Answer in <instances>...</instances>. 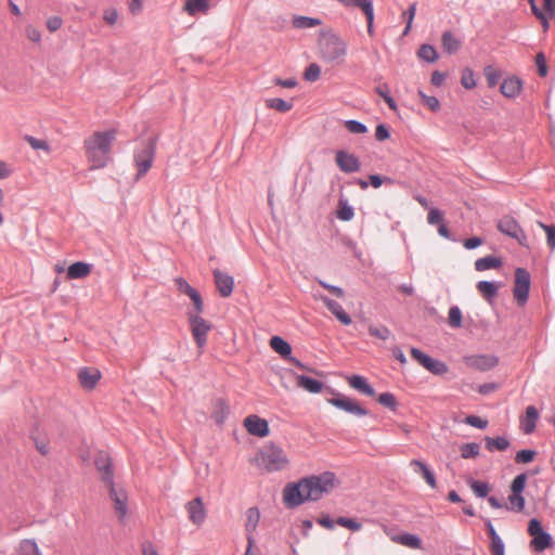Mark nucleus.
<instances>
[{"label": "nucleus", "instance_id": "774afa93", "mask_svg": "<svg viewBox=\"0 0 555 555\" xmlns=\"http://www.w3.org/2000/svg\"><path fill=\"white\" fill-rule=\"evenodd\" d=\"M427 221L429 224L439 225L440 223L443 222V214L438 208H433L429 210L427 215Z\"/></svg>", "mask_w": 555, "mask_h": 555}, {"label": "nucleus", "instance_id": "7ed1b4c3", "mask_svg": "<svg viewBox=\"0 0 555 555\" xmlns=\"http://www.w3.org/2000/svg\"><path fill=\"white\" fill-rule=\"evenodd\" d=\"M319 52L323 61L327 63L338 62L347 54V43L333 31H321Z\"/></svg>", "mask_w": 555, "mask_h": 555}, {"label": "nucleus", "instance_id": "6e6d98bb", "mask_svg": "<svg viewBox=\"0 0 555 555\" xmlns=\"http://www.w3.org/2000/svg\"><path fill=\"white\" fill-rule=\"evenodd\" d=\"M336 524L350 529L351 531H359L362 528V524L358 521L356 518H348V517H338L336 519Z\"/></svg>", "mask_w": 555, "mask_h": 555}, {"label": "nucleus", "instance_id": "dca6fc26", "mask_svg": "<svg viewBox=\"0 0 555 555\" xmlns=\"http://www.w3.org/2000/svg\"><path fill=\"white\" fill-rule=\"evenodd\" d=\"M465 363L469 367L485 372L495 367L499 363V358L493 354L469 356L465 358Z\"/></svg>", "mask_w": 555, "mask_h": 555}, {"label": "nucleus", "instance_id": "0eeeda50", "mask_svg": "<svg viewBox=\"0 0 555 555\" xmlns=\"http://www.w3.org/2000/svg\"><path fill=\"white\" fill-rule=\"evenodd\" d=\"M192 337L198 349H204L207 344L208 333L212 328V324L198 314H186Z\"/></svg>", "mask_w": 555, "mask_h": 555}, {"label": "nucleus", "instance_id": "5fc2aeb1", "mask_svg": "<svg viewBox=\"0 0 555 555\" xmlns=\"http://www.w3.org/2000/svg\"><path fill=\"white\" fill-rule=\"evenodd\" d=\"M189 297H190V299L193 302L194 310L193 311H189L186 314H198V315H201L204 312V301H203V298H202L201 294L197 291H195Z\"/></svg>", "mask_w": 555, "mask_h": 555}, {"label": "nucleus", "instance_id": "7c9ffc66", "mask_svg": "<svg viewBox=\"0 0 555 555\" xmlns=\"http://www.w3.org/2000/svg\"><path fill=\"white\" fill-rule=\"evenodd\" d=\"M346 9H360L364 15L374 11L373 0H337Z\"/></svg>", "mask_w": 555, "mask_h": 555}, {"label": "nucleus", "instance_id": "2f4dec72", "mask_svg": "<svg viewBox=\"0 0 555 555\" xmlns=\"http://www.w3.org/2000/svg\"><path fill=\"white\" fill-rule=\"evenodd\" d=\"M271 348L285 360L292 354V346L280 336H272L270 339Z\"/></svg>", "mask_w": 555, "mask_h": 555}, {"label": "nucleus", "instance_id": "c756f323", "mask_svg": "<svg viewBox=\"0 0 555 555\" xmlns=\"http://www.w3.org/2000/svg\"><path fill=\"white\" fill-rule=\"evenodd\" d=\"M230 413L227 401L222 398H218L214 401V413L212 418L218 425H222Z\"/></svg>", "mask_w": 555, "mask_h": 555}, {"label": "nucleus", "instance_id": "39448f33", "mask_svg": "<svg viewBox=\"0 0 555 555\" xmlns=\"http://www.w3.org/2000/svg\"><path fill=\"white\" fill-rule=\"evenodd\" d=\"M156 152V140L143 141L133 152V163L137 168L135 180H140L152 168Z\"/></svg>", "mask_w": 555, "mask_h": 555}, {"label": "nucleus", "instance_id": "3c124183", "mask_svg": "<svg viewBox=\"0 0 555 555\" xmlns=\"http://www.w3.org/2000/svg\"><path fill=\"white\" fill-rule=\"evenodd\" d=\"M448 323L452 328H459L462 326V312L457 306H452L449 309Z\"/></svg>", "mask_w": 555, "mask_h": 555}, {"label": "nucleus", "instance_id": "ddd939ff", "mask_svg": "<svg viewBox=\"0 0 555 555\" xmlns=\"http://www.w3.org/2000/svg\"><path fill=\"white\" fill-rule=\"evenodd\" d=\"M335 162L338 168L346 173L357 172L361 168L359 158L354 154L348 153L345 150L336 152Z\"/></svg>", "mask_w": 555, "mask_h": 555}, {"label": "nucleus", "instance_id": "a878e982", "mask_svg": "<svg viewBox=\"0 0 555 555\" xmlns=\"http://www.w3.org/2000/svg\"><path fill=\"white\" fill-rule=\"evenodd\" d=\"M539 420V412L534 405H529L526 409L525 418L521 421V429L525 434H532Z\"/></svg>", "mask_w": 555, "mask_h": 555}, {"label": "nucleus", "instance_id": "e433bc0d", "mask_svg": "<svg viewBox=\"0 0 555 555\" xmlns=\"http://www.w3.org/2000/svg\"><path fill=\"white\" fill-rule=\"evenodd\" d=\"M16 552L17 555H42L36 540L34 539L22 540Z\"/></svg>", "mask_w": 555, "mask_h": 555}, {"label": "nucleus", "instance_id": "37998d69", "mask_svg": "<svg viewBox=\"0 0 555 555\" xmlns=\"http://www.w3.org/2000/svg\"><path fill=\"white\" fill-rule=\"evenodd\" d=\"M377 402L383 406L389 409L392 412H396L399 405V402L396 396L391 392H383L377 397Z\"/></svg>", "mask_w": 555, "mask_h": 555}, {"label": "nucleus", "instance_id": "412c9836", "mask_svg": "<svg viewBox=\"0 0 555 555\" xmlns=\"http://www.w3.org/2000/svg\"><path fill=\"white\" fill-rule=\"evenodd\" d=\"M78 378L85 389L91 390L101 378V373L98 369L83 367L79 371Z\"/></svg>", "mask_w": 555, "mask_h": 555}, {"label": "nucleus", "instance_id": "9b49d317", "mask_svg": "<svg viewBox=\"0 0 555 555\" xmlns=\"http://www.w3.org/2000/svg\"><path fill=\"white\" fill-rule=\"evenodd\" d=\"M327 402L337 409H340L347 413H350L359 417L369 414V411L365 408L361 406L354 399H351L340 393L337 397L330 398Z\"/></svg>", "mask_w": 555, "mask_h": 555}, {"label": "nucleus", "instance_id": "4468645a", "mask_svg": "<svg viewBox=\"0 0 555 555\" xmlns=\"http://www.w3.org/2000/svg\"><path fill=\"white\" fill-rule=\"evenodd\" d=\"M244 426L250 435L259 438H264L270 433L268 422L256 414L248 415L244 420Z\"/></svg>", "mask_w": 555, "mask_h": 555}, {"label": "nucleus", "instance_id": "cd10ccee", "mask_svg": "<svg viewBox=\"0 0 555 555\" xmlns=\"http://www.w3.org/2000/svg\"><path fill=\"white\" fill-rule=\"evenodd\" d=\"M296 380L298 387L307 390L310 393H319L324 387L322 382L306 375H296Z\"/></svg>", "mask_w": 555, "mask_h": 555}, {"label": "nucleus", "instance_id": "4c0bfd02", "mask_svg": "<svg viewBox=\"0 0 555 555\" xmlns=\"http://www.w3.org/2000/svg\"><path fill=\"white\" fill-rule=\"evenodd\" d=\"M322 24L320 18L304 16V15H294L293 17V26L297 29H306L319 26Z\"/></svg>", "mask_w": 555, "mask_h": 555}, {"label": "nucleus", "instance_id": "49530a36", "mask_svg": "<svg viewBox=\"0 0 555 555\" xmlns=\"http://www.w3.org/2000/svg\"><path fill=\"white\" fill-rule=\"evenodd\" d=\"M354 210L353 207L348 205L347 201H339V207L337 210V218L343 221H349L353 218Z\"/></svg>", "mask_w": 555, "mask_h": 555}, {"label": "nucleus", "instance_id": "f704fd0d", "mask_svg": "<svg viewBox=\"0 0 555 555\" xmlns=\"http://www.w3.org/2000/svg\"><path fill=\"white\" fill-rule=\"evenodd\" d=\"M486 449L489 452L494 451H505L509 447V441L506 437L498 436V437H486Z\"/></svg>", "mask_w": 555, "mask_h": 555}, {"label": "nucleus", "instance_id": "f257e3e1", "mask_svg": "<svg viewBox=\"0 0 555 555\" xmlns=\"http://www.w3.org/2000/svg\"><path fill=\"white\" fill-rule=\"evenodd\" d=\"M339 485L336 475L324 472L301 478L297 482H289L283 489V500L287 507L294 508L306 501H318L332 492Z\"/></svg>", "mask_w": 555, "mask_h": 555}, {"label": "nucleus", "instance_id": "58836bf2", "mask_svg": "<svg viewBox=\"0 0 555 555\" xmlns=\"http://www.w3.org/2000/svg\"><path fill=\"white\" fill-rule=\"evenodd\" d=\"M417 56L427 63H435L438 60L436 48L428 43H424L420 47Z\"/></svg>", "mask_w": 555, "mask_h": 555}, {"label": "nucleus", "instance_id": "393cba45", "mask_svg": "<svg viewBox=\"0 0 555 555\" xmlns=\"http://www.w3.org/2000/svg\"><path fill=\"white\" fill-rule=\"evenodd\" d=\"M442 49L448 54L456 53L462 46V42L451 30H444L441 36Z\"/></svg>", "mask_w": 555, "mask_h": 555}, {"label": "nucleus", "instance_id": "13d9d810", "mask_svg": "<svg viewBox=\"0 0 555 555\" xmlns=\"http://www.w3.org/2000/svg\"><path fill=\"white\" fill-rule=\"evenodd\" d=\"M538 224L545 231L546 233V243L547 246L554 250L555 249V224H544L543 222H538Z\"/></svg>", "mask_w": 555, "mask_h": 555}, {"label": "nucleus", "instance_id": "2eb2a0df", "mask_svg": "<svg viewBox=\"0 0 555 555\" xmlns=\"http://www.w3.org/2000/svg\"><path fill=\"white\" fill-rule=\"evenodd\" d=\"M109 491V498L114 502V508L119 515V519H124L127 515V493L124 489H117L114 481L105 485Z\"/></svg>", "mask_w": 555, "mask_h": 555}, {"label": "nucleus", "instance_id": "bf43d9fd", "mask_svg": "<svg viewBox=\"0 0 555 555\" xmlns=\"http://www.w3.org/2000/svg\"><path fill=\"white\" fill-rule=\"evenodd\" d=\"M418 95L421 96L423 103L433 112H436L440 108L439 100L436 96L427 95L422 90L418 91Z\"/></svg>", "mask_w": 555, "mask_h": 555}, {"label": "nucleus", "instance_id": "603ef678", "mask_svg": "<svg viewBox=\"0 0 555 555\" xmlns=\"http://www.w3.org/2000/svg\"><path fill=\"white\" fill-rule=\"evenodd\" d=\"M528 2L530 4V9L533 15L541 22L544 30H547L550 27V23L543 10L538 7L535 0H528Z\"/></svg>", "mask_w": 555, "mask_h": 555}, {"label": "nucleus", "instance_id": "de8ad7c7", "mask_svg": "<svg viewBox=\"0 0 555 555\" xmlns=\"http://www.w3.org/2000/svg\"><path fill=\"white\" fill-rule=\"evenodd\" d=\"M485 77L488 86L490 88H493L498 85L501 78V72L493 67L492 65H488L485 67Z\"/></svg>", "mask_w": 555, "mask_h": 555}, {"label": "nucleus", "instance_id": "338daca9", "mask_svg": "<svg viewBox=\"0 0 555 555\" xmlns=\"http://www.w3.org/2000/svg\"><path fill=\"white\" fill-rule=\"evenodd\" d=\"M465 423L473 426V427H476V428H479V429H485L487 426H488V421L487 420H483L479 416H476V415H468L466 418H465Z\"/></svg>", "mask_w": 555, "mask_h": 555}, {"label": "nucleus", "instance_id": "6e6552de", "mask_svg": "<svg viewBox=\"0 0 555 555\" xmlns=\"http://www.w3.org/2000/svg\"><path fill=\"white\" fill-rule=\"evenodd\" d=\"M530 284L531 278L528 270L525 268H517L515 270L513 294L519 306H524L528 301Z\"/></svg>", "mask_w": 555, "mask_h": 555}, {"label": "nucleus", "instance_id": "69168bd1", "mask_svg": "<svg viewBox=\"0 0 555 555\" xmlns=\"http://www.w3.org/2000/svg\"><path fill=\"white\" fill-rule=\"evenodd\" d=\"M535 65H537L539 76L545 77L547 75V65H546L545 56L542 52L537 54Z\"/></svg>", "mask_w": 555, "mask_h": 555}, {"label": "nucleus", "instance_id": "9d476101", "mask_svg": "<svg viewBox=\"0 0 555 555\" xmlns=\"http://www.w3.org/2000/svg\"><path fill=\"white\" fill-rule=\"evenodd\" d=\"M410 353L414 360L434 375H443L449 370L443 361L434 359L415 347L411 348Z\"/></svg>", "mask_w": 555, "mask_h": 555}, {"label": "nucleus", "instance_id": "6ab92c4d", "mask_svg": "<svg viewBox=\"0 0 555 555\" xmlns=\"http://www.w3.org/2000/svg\"><path fill=\"white\" fill-rule=\"evenodd\" d=\"M189 514V519L195 526H201L206 518V511L203 501L199 496L189 501L185 505Z\"/></svg>", "mask_w": 555, "mask_h": 555}, {"label": "nucleus", "instance_id": "a18cd8bd", "mask_svg": "<svg viewBox=\"0 0 555 555\" xmlns=\"http://www.w3.org/2000/svg\"><path fill=\"white\" fill-rule=\"evenodd\" d=\"M463 459H474L479 454L480 446L477 442L464 443L460 448Z\"/></svg>", "mask_w": 555, "mask_h": 555}, {"label": "nucleus", "instance_id": "ea45409f", "mask_svg": "<svg viewBox=\"0 0 555 555\" xmlns=\"http://www.w3.org/2000/svg\"><path fill=\"white\" fill-rule=\"evenodd\" d=\"M266 106L270 109H275L280 113H286L293 108V103L280 98H272L266 100Z\"/></svg>", "mask_w": 555, "mask_h": 555}, {"label": "nucleus", "instance_id": "72a5a7b5", "mask_svg": "<svg viewBox=\"0 0 555 555\" xmlns=\"http://www.w3.org/2000/svg\"><path fill=\"white\" fill-rule=\"evenodd\" d=\"M260 520V512L257 507H249L246 511V522L245 530L247 532V537H254V532Z\"/></svg>", "mask_w": 555, "mask_h": 555}, {"label": "nucleus", "instance_id": "8fccbe9b", "mask_svg": "<svg viewBox=\"0 0 555 555\" xmlns=\"http://www.w3.org/2000/svg\"><path fill=\"white\" fill-rule=\"evenodd\" d=\"M321 76V67L317 63L309 64L304 72V79L309 82L317 81Z\"/></svg>", "mask_w": 555, "mask_h": 555}, {"label": "nucleus", "instance_id": "0e129e2a", "mask_svg": "<svg viewBox=\"0 0 555 555\" xmlns=\"http://www.w3.org/2000/svg\"><path fill=\"white\" fill-rule=\"evenodd\" d=\"M490 551L492 555H505V545L501 537L491 540Z\"/></svg>", "mask_w": 555, "mask_h": 555}, {"label": "nucleus", "instance_id": "052dcab7", "mask_svg": "<svg viewBox=\"0 0 555 555\" xmlns=\"http://www.w3.org/2000/svg\"><path fill=\"white\" fill-rule=\"evenodd\" d=\"M415 13H416V3L413 2L409 5V8L403 12V17L406 18V26L403 30V35H408L411 27H412V23H413V20H414V16H415Z\"/></svg>", "mask_w": 555, "mask_h": 555}, {"label": "nucleus", "instance_id": "680f3d73", "mask_svg": "<svg viewBox=\"0 0 555 555\" xmlns=\"http://www.w3.org/2000/svg\"><path fill=\"white\" fill-rule=\"evenodd\" d=\"M535 454L534 450L522 449L516 453L515 461L516 463H530L533 461Z\"/></svg>", "mask_w": 555, "mask_h": 555}, {"label": "nucleus", "instance_id": "a19ab883", "mask_svg": "<svg viewBox=\"0 0 555 555\" xmlns=\"http://www.w3.org/2000/svg\"><path fill=\"white\" fill-rule=\"evenodd\" d=\"M468 485H469L470 489L474 491V493L476 494V496L481 498V499L487 498L491 490L490 485L486 481L470 479V480H468Z\"/></svg>", "mask_w": 555, "mask_h": 555}, {"label": "nucleus", "instance_id": "473e14b6", "mask_svg": "<svg viewBox=\"0 0 555 555\" xmlns=\"http://www.w3.org/2000/svg\"><path fill=\"white\" fill-rule=\"evenodd\" d=\"M477 289L488 302H492L498 295L499 288L494 282L479 281L477 283Z\"/></svg>", "mask_w": 555, "mask_h": 555}, {"label": "nucleus", "instance_id": "5701e85b", "mask_svg": "<svg viewBox=\"0 0 555 555\" xmlns=\"http://www.w3.org/2000/svg\"><path fill=\"white\" fill-rule=\"evenodd\" d=\"M522 81L517 77H508L501 83V93L509 99L517 96L521 90Z\"/></svg>", "mask_w": 555, "mask_h": 555}, {"label": "nucleus", "instance_id": "aec40b11", "mask_svg": "<svg viewBox=\"0 0 555 555\" xmlns=\"http://www.w3.org/2000/svg\"><path fill=\"white\" fill-rule=\"evenodd\" d=\"M319 298L328 309V311H331L340 323H343L344 325L351 324L352 320L350 315L343 309L340 304L324 295H321Z\"/></svg>", "mask_w": 555, "mask_h": 555}, {"label": "nucleus", "instance_id": "f03ea898", "mask_svg": "<svg viewBox=\"0 0 555 555\" xmlns=\"http://www.w3.org/2000/svg\"><path fill=\"white\" fill-rule=\"evenodd\" d=\"M116 134V129L112 128L106 131H95L91 137L85 139L83 147L86 156L91 163L90 169H100L107 166Z\"/></svg>", "mask_w": 555, "mask_h": 555}, {"label": "nucleus", "instance_id": "79ce46f5", "mask_svg": "<svg viewBox=\"0 0 555 555\" xmlns=\"http://www.w3.org/2000/svg\"><path fill=\"white\" fill-rule=\"evenodd\" d=\"M209 8L208 0H188L185 2V11L190 15H195L199 12H205Z\"/></svg>", "mask_w": 555, "mask_h": 555}, {"label": "nucleus", "instance_id": "bb28decb", "mask_svg": "<svg viewBox=\"0 0 555 555\" xmlns=\"http://www.w3.org/2000/svg\"><path fill=\"white\" fill-rule=\"evenodd\" d=\"M30 439L33 440L37 451L41 455H48L50 452L49 439L46 435L41 434L38 426H35L30 431Z\"/></svg>", "mask_w": 555, "mask_h": 555}, {"label": "nucleus", "instance_id": "09e8293b", "mask_svg": "<svg viewBox=\"0 0 555 555\" xmlns=\"http://www.w3.org/2000/svg\"><path fill=\"white\" fill-rule=\"evenodd\" d=\"M344 125L353 134H364L369 131L367 127L359 120L348 119L344 121Z\"/></svg>", "mask_w": 555, "mask_h": 555}, {"label": "nucleus", "instance_id": "e2e57ef3", "mask_svg": "<svg viewBox=\"0 0 555 555\" xmlns=\"http://www.w3.org/2000/svg\"><path fill=\"white\" fill-rule=\"evenodd\" d=\"M175 282V285L176 287L178 288L179 292H181L182 294H185L186 296H190L191 294H193L196 289L194 287H192L188 282L186 280H184L183 278L179 276V278H176L173 280Z\"/></svg>", "mask_w": 555, "mask_h": 555}, {"label": "nucleus", "instance_id": "4be33fe9", "mask_svg": "<svg viewBox=\"0 0 555 555\" xmlns=\"http://www.w3.org/2000/svg\"><path fill=\"white\" fill-rule=\"evenodd\" d=\"M349 386L357 391L374 397L376 395L375 389L369 384L367 379L362 375H351L347 377Z\"/></svg>", "mask_w": 555, "mask_h": 555}, {"label": "nucleus", "instance_id": "b1692460", "mask_svg": "<svg viewBox=\"0 0 555 555\" xmlns=\"http://www.w3.org/2000/svg\"><path fill=\"white\" fill-rule=\"evenodd\" d=\"M92 270V264L83 261H76L68 266L66 274L70 280L87 278Z\"/></svg>", "mask_w": 555, "mask_h": 555}, {"label": "nucleus", "instance_id": "20e7f679", "mask_svg": "<svg viewBox=\"0 0 555 555\" xmlns=\"http://www.w3.org/2000/svg\"><path fill=\"white\" fill-rule=\"evenodd\" d=\"M256 461L258 466L268 473L283 470L288 465V459L283 449L272 442L261 448Z\"/></svg>", "mask_w": 555, "mask_h": 555}, {"label": "nucleus", "instance_id": "c85d7f7f", "mask_svg": "<svg viewBox=\"0 0 555 555\" xmlns=\"http://www.w3.org/2000/svg\"><path fill=\"white\" fill-rule=\"evenodd\" d=\"M410 465L414 467L415 473L424 477L430 488L435 489L437 487L435 474L429 469L426 463L420 460H412Z\"/></svg>", "mask_w": 555, "mask_h": 555}, {"label": "nucleus", "instance_id": "c03bdc74", "mask_svg": "<svg viewBox=\"0 0 555 555\" xmlns=\"http://www.w3.org/2000/svg\"><path fill=\"white\" fill-rule=\"evenodd\" d=\"M395 541L399 542L402 545L420 548L422 546V540L415 534L412 533H403L395 539Z\"/></svg>", "mask_w": 555, "mask_h": 555}, {"label": "nucleus", "instance_id": "864d4df0", "mask_svg": "<svg viewBox=\"0 0 555 555\" xmlns=\"http://www.w3.org/2000/svg\"><path fill=\"white\" fill-rule=\"evenodd\" d=\"M461 85L468 90L474 89L476 87L475 74L473 69H470L469 67L463 69Z\"/></svg>", "mask_w": 555, "mask_h": 555}, {"label": "nucleus", "instance_id": "a211bd4d", "mask_svg": "<svg viewBox=\"0 0 555 555\" xmlns=\"http://www.w3.org/2000/svg\"><path fill=\"white\" fill-rule=\"evenodd\" d=\"M94 465L96 469L102 474V481L112 483L114 481L112 460L106 452L100 451L94 457Z\"/></svg>", "mask_w": 555, "mask_h": 555}, {"label": "nucleus", "instance_id": "423d86ee", "mask_svg": "<svg viewBox=\"0 0 555 555\" xmlns=\"http://www.w3.org/2000/svg\"><path fill=\"white\" fill-rule=\"evenodd\" d=\"M528 533L532 538L530 546L535 552H543L554 545L552 535L544 531L541 521L537 518H531L529 520Z\"/></svg>", "mask_w": 555, "mask_h": 555}, {"label": "nucleus", "instance_id": "4d7b16f0", "mask_svg": "<svg viewBox=\"0 0 555 555\" xmlns=\"http://www.w3.org/2000/svg\"><path fill=\"white\" fill-rule=\"evenodd\" d=\"M369 334L375 338L387 340L390 337V330L384 325L382 326H370Z\"/></svg>", "mask_w": 555, "mask_h": 555}, {"label": "nucleus", "instance_id": "f8f14e48", "mask_svg": "<svg viewBox=\"0 0 555 555\" xmlns=\"http://www.w3.org/2000/svg\"><path fill=\"white\" fill-rule=\"evenodd\" d=\"M498 230L503 234L517 240L521 246H526L527 236L518 222L512 217H503L498 222Z\"/></svg>", "mask_w": 555, "mask_h": 555}, {"label": "nucleus", "instance_id": "c9c22d12", "mask_svg": "<svg viewBox=\"0 0 555 555\" xmlns=\"http://www.w3.org/2000/svg\"><path fill=\"white\" fill-rule=\"evenodd\" d=\"M502 266V260L494 256H486L475 261V269L477 271H486L496 269Z\"/></svg>", "mask_w": 555, "mask_h": 555}, {"label": "nucleus", "instance_id": "1a4fd4ad", "mask_svg": "<svg viewBox=\"0 0 555 555\" xmlns=\"http://www.w3.org/2000/svg\"><path fill=\"white\" fill-rule=\"evenodd\" d=\"M527 482V474L521 473L517 475L511 483V494L508 495V503L511 511L520 513L525 508V498L522 492Z\"/></svg>", "mask_w": 555, "mask_h": 555}, {"label": "nucleus", "instance_id": "f3484780", "mask_svg": "<svg viewBox=\"0 0 555 555\" xmlns=\"http://www.w3.org/2000/svg\"><path fill=\"white\" fill-rule=\"evenodd\" d=\"M212 275L220 296L223 298L230 297L234 288L233 276L219 269H214Z\"/></svg>", "mask_w": 555, "mask_h": 555}]
</instances>
